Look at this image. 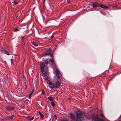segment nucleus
Wrapping results in <instances>:
<instances>
[{
	"label": "nucleus",
	"mask_w": 121,
	"mask_h": 121,
	"mask_svg": "<svg viewBox=\"0 0 121 121\" xmlns=\"http://www.w3.org/2000/svg\"><path fill=\"white\" fill-rule=\"evenodd\" d=\"M11 64H12L13 63V61L12 59H11Z\"/></svg>",
	"instance_id": "b1692460"
},
{
	"label": "nucleus",
	"mask_w": 121,
	"mask_h": 121,
	"mask_svg": "<svg viewBox=\"0 0 121 121\" xmlns=\"http://www.w3.org/2000/svg\"><path fill=\"white\" fill-rule=\"evenodd\" d=\"M121 118V115H120V116L119 117V118Z\"/></svg>",
	"instance_id": "cd10ccee"
},
{
	"label": "nucleus",
	"mask_w": 121,
	"mask_h": 121,
	"mask_svg": "<svg viewBox=\"0 0 121 121\" xmlns=\"http://www.w3.org/2000/svg\"><path fill=\"white\" fill-rule=\"evenodd\" d=\"M60 81H57L55 83V86L56 88H58L60 86Z\"/></svg>",
	"instance_id": "423d86ee"
},
{
	"label": "nucleus",
	"mask_w": 121,
	"mask_h": 121,
	"mask_svg": "<svg viewBox=\"0 0 121 121\" xmlns=\"http://www.w3.org/2000/svg\"><path fill=\"white\" fill-rule=\"evenodd\" d=\"M45 62L46 64H47L48 63V60H46L45 61Z\"/></svg>",
	"instance_id": "5701e85b"
},
{
	"label": "nucleus",
	"mask_w": 121,
	"mask_h": 121,
	"mask_svg": "<svg viewBox=\"0 0 121 121\" xmlns=\"http://www.w3.org/2000/svg\"><path fill=\"white\" fill-rule=\"evenodd\" d=\"M40 117H41V118H43L44 117V116L42 114H41V113H40Z\"/></svg>",
	"instance_id": "412c9836"
},
{
	"label": "nucleus",
	"mask_w": 121,
	"mask_h": 121,
	"mask_svg": "<svg viewBox=\"0 0 121 121\" xmlns=\"http://www.w3.org/2000/svg\"><path fill=\"white\" fill-rule=\"evenodd\" d=\"M18 30L16 28L15 29H14V31H17Z\"/></svg>",
	"instance_id": "393cba45"
},
{
	"label": "nucleus",
	"mask_w": 121,
	"mask_h": 121,
	"mask_svg": "<svg viewBox=\"0 0 121 121\" xmlns=\"http://www.w3.org/2000/svg\"><path fill=\"white\" fill-rule=\"evenodd\" d=\"M45 80H46L47 81H48V84L49 86L51 88H53L55 86V85H54V84L51 82L50 81L48 80V78L47 79H44Z\"/></svg>",
	"instance_id": "39448f33"
},
{
	"label": "nucleus",
	"mask_w": 121,
	"mask_h": 121,
	"mask_svg": "<svg viewBox=\"0 0 121 121\" xmlns=\"http://www.w3.org/2000/svg\"><path fill=\"white\" fill-rule=\"evenodd\" d=\"M14 117V115H12L11 116L8 117H7V119L9 120H12L13 119Z\"/></svg>",
	"instance_id": "f8f14e48"
},
{
	"label": "nucleus",
	"mask_w": 121,
	"mask_h": 121,
	"mask_svg": "<svg viewBox=\"0 0 121 121\" xmlns=\"http://www.w3.org/2000/svg\"><path fill=\"white\" fill-rule=\"evenodd\" d=\"M55 67L54 70H55V72L56 73V74L57 79H60L59 74H60V72L59 69H57V66L56 65H55L54 66Z\"/></svg>",
	"instance_id": "7ed1b4c3"
},
{
	"label": "nucleus",
	"mask_w": 121,
	"mask_h": 121,
	"mask_svg": "<svg viewBox=\"0 0 121 121\" xmlns=\"http://www.w3.org/2000/svg\"><path fill=\"white\" fill-rule=\"evenodd\" d=\"M12 3H13L14 5H16L18 4V3L17 2L15 1H14L12 2Z\"/></svg>",
	"instance_id": "dca6fc26"
},
{
	"label": "nucleus",
	"mask_w": 121,
	"mask_h": 121,
	"mask_svg": "<svg viewBox=\"0 0 121 121\" xmlns=\"http://www.w3.org/2000/svg\"><path fill=\"white\" fill-rule=\"evenodd\" d=\"M51 60H49V61L51 62V63L53 64V66L54 67H53V68L54 69H55V67H54V66L55 65H56L55 64V62H54V61H53V60L52 57H51Z\"/></svg>",
	"instance_id": "1a4fd4ad"
},
{
	"label": "nucleus",
	"mask_w": 121,
	"mask_h": 121,
	"mask_svg": "<svg viewBox=\"0 0 121 121\" xmlns=\"http://www.w3.org/2000/svg\"><path fill=\"white\" fill-rule=\"evenodd\" d=\"M13 107L8 106L6 107L5 108V110L7 111H11L13 109Z\"/></svg>",
	"instance_id": "0eeeda50"
},
{
	"label": "nucleus",
	"mask_w": 121,
	"mask_h": 121,
	"mask_svg": "<svg viewBox=\"0 0 121 121\" xmlns=\"http://www.w3.org/2000/svg\"><path fill=\"white\" fill-rule=\"evenodd\" d=\"M24 90H26L27 89V86L26 84H25L24 86Z\"/></svg>",
	"instance_id": "f3484780"
},
{
	"label": "nucleus",
	"mask_w": 121,
	"mask_h": 121,
	"mask_svg": "<svg viewBox=\"0 0 121 121\" xmlns=\"http://www.w3.org/2000/svg\"><path fill=\"white\" fill-rule=\"evenodd\" d=\"M42 93H43V95H44L45 94V93L44 91V90H42Z\"/></svg>",
	"instance_id": "4be33fe9"
},
{
	"label": "nucleus",
	"mask_w": 121,
	"mask_h": 121,
	"mask_svg": "<svg viewBox=\"0 0 121 121\" xmlns=\"http://www.w3.org/2000/svg\"><path fill=\"white\" fill-rule=\"evenodd\" d=\"M2 52L6 54L7 55H10V54L8 53L6 51H5L4 50H2Z\"/></svg>",
	"instance_id": "9d476101"
},
{
	"label": "nucleus",
	"mask_w": 121,
	"mask_h": 121,
	"mask_svg": "<svg viewBox=\"0 0 121 121\" xmlns=\"http://www.w3.org/2000/svg\"><path fill=\"white\" fill-rule=\"evenodd\" d=\"M49 55H50L51 57H52V50L51 49H49L47 52L45 53L44 54V56H48Z\"/></svg>",
	"instance_id": "20e7f679"
},
{
	"label": "nucleus",
	"mask_w": 121,
	"mask_h": 121,
	"mask_svg": "<svg viewBox=\"0 0 121 121\" xmlns=\"http://www.w3.org/2000/svg\"><path fill=\"white\" fill-rule=\"evenodd\" d=\"M34 91L33 89L32 90L31 92H30L29 95V96L28 97V98L29 99H30L31 97L32 96V94Z\"/></svg>",
	"instance_id": "9b49d317"
},
{
	"label": "nucleus",
	"mask_w": 121,
	"mask_h": 121,
	"mask_svg": "<svg viewBox=\"0 0 121 121\" xmlns=\"http://www.w3.org/2000/svg\"><path fill=\"white\" fill-rule=\"evenodd\" d=\"M60 121H68L66 120H64L63 119H62Z\"/></svg>",
	"instance_id": "a878e982"
},
{
	"label": "nucleus",
	"mask_w": 121,
	"mask_h": 121,
	"mask_svg": "<svg viewBox=\"0 0 121 121\" xmlns=\"http://www.w3.org/2000/svg\"><path fill=\"white\" fill-rule=\"evenodd\" d=\"M48 99L49 100V101H50L52 102L53 101V98L51 97H48Z\"/></svg>",
	"instance_id": "2eb2a0df"
},
{
	"label": "nucleus",
	"mask_w": 121,
	"mask_h": 121,
	"mask_svg": "<svg viewBox=\"0 0 121 121\" xmlns=\"http://www.w3.org/2000/svg\"><path fill=\"white\" fill-rule=\"evenodd\" d=\"M68 2L69 3H70V1H69L68 0Z\"/></svg>",
	"instance_id": "bb28decb"
},
{
	"label": "nucleus",
	"mask_w": 121,
	"mask_h": 121,
	"mask_svg": "<svg viewBox=\"0 0 121 121\" xmlns=\"http://www.w3.org/2000/svg\"><path fill=\"white\" fill-rule=\"evenodd\" d=\"M45 0H44V2H45Z\"/></svg>",
	"instance_id": "c85d7f7f"
},
{
	"label": "nucleus",
	"mask_w": 121,
	"mask_h": 121,
	"mask_svg": "<svg viewBox=\"0 0 121 121\" xmlns=\"http://www.w3.org/2000/svg\"><path fill=\"white\" fill-rule=\"evenodd\" d=\"M51 105H52V106L53 107H54L55 106V104L53 102H52L51 103Z\"/></svg>",
	"instance_id": "aec40b11"
},
{
	"label": "nucleus",
	"mask_w": 121,
	"mask_h": 121,
	"mask_svg": "<svg viewBox=\"0 0 121 121\" xmlns=\"http://www.w3.org/2000/svg\"><path fill=\"white\" fill-rule=\"evenodd\" d=\"M44 65L43 63L41 64L40 65L41 71L42 73L43 76V77L44 79H47L48 78V76L47 73L44 69Z\"/></svg>",
	"instance_id": "f03ea898"
},
{
	"label": "nucleus",
	"mask_w": 121,
	"mask_h": 121,
	"mask_svg": "<svg viewBox=\"0 0 121 121\" xmlns=\"http://www.w3.org/2000/svg\"><path fill=\"white\" fill-rule=\"evenodd\" d=\"M106 7V8H107V6Z\"/></svg>",
	"instance_id": "c756f323"
},
{
	"label": "nucleus",
	"mask_w": 121,
	"mask_h": 121,
	"mask_svg": "<svg viewBox=\"0 0 121 121\" xmlns=\"http://www.w3.org/2000/svg\"><path fill=\"white\" fill-rule=\"evenodd\" d=\"M27 118L30 121H31L34 119V117H27Z\"/></svg>",
	"instance_id": "ddd939ff"
},
{
	"label": "nucleus",
	"mask_w": 121,
	"mask_h": 121,
	"mask_svg": "<svg viewBox=\"0 0 121 121\" xmlns=\"http://www.w3.org/2000/svg\"><path fill=\"white\" fill-rule=\"evenodd\" d=\"M99 4L94 2L92 4V6L94 8L99 6Z\"/></svg>",
	"instance_id": "6e6552de"
},
{
	"label": "nucleus",
	"mask_w": 121,
	"mask_h": 121,
	"mask_svg": "<svg viewBox=\"0 0 121 121\" xmlns=\"http://www.w3.org/2000/svg\"><path fill=\"white\" fill-rule=\"evenodd\" d=\"M99 6L101 8H106V6L105 5H104L102 4H100Z\"/></svg>",
	"instance_id": "4468645a"
},
{
	"label": "nucleus",
	"mask_w": 121,
	"mask_h": 121,
	"mask_svg": "<svg viewBox=\"0 0 121 121\" xmlns=\"http://www.w3.org/2000/svg\"><path fill=\"white\" fill-rule=\"evenodd\" d=\"M101 13L104 15H105V11H104V10H103L101 11Z\"/></svg>",
	"instance_id": "a211bd4d"
},
{
	"label": "nucleus",
	"mask_w": 121,
	"mask_h": 121,
	"mask_svg": "<svg viewBox=\"0 0 121 121\" xmlns=\"http://www.w3.org/2000/svg\"><path fill=\"white\" fill-rule=\"evenodd\" d=\"M76 116L77 118L76 120L74 115L72 114H70V117L74 121H81V119L84 118L85 116V113L83 112L79 111L76 112Z\"/></svg>",
	"instance_id": "f257e3e1"
},
{
	"label": "nucleus",
	"mask_w": 121,
	"mask_h": 121,
	"mask_svg": "<svg viewBox=\"0 0 121 121\" xmlns=\"http://www.w3.org/2000/svg\"><path fill=\"white\" fill-rule=\"evenodd\" d=\"M33 44L35 46H37L38 45V44L35 42H33Z\"/></svg>",
	"instance_id": "6ab92c4d"
}]
</instances>
